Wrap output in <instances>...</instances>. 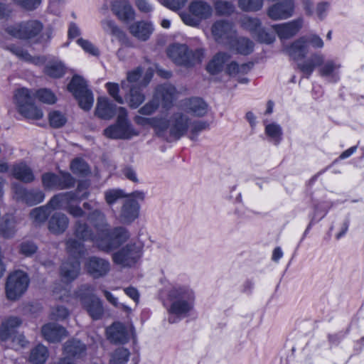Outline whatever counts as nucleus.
<instances>
[{"label": "nucleus", "instance_id": "obj_4", "mask_svg": "<svg viewBox=\"0 0 364 364\" xmlns=\"http://www.w3.org/2000/svg\"><path fill=\"white\" fill-rule=\"evenodd\" d=\"M106 137L112 139H129L138 136L139 132L134 129L127 119V111L124 107L118 108L117 119L115 124L104 130Z\"/></svg>", "mask_w": 364, "mask_h": 364}, {"label": "nucleus", "instance_id": "obj_38", "mask_svg": "<svg viewBox=\"0 0 364 364\" xmlns=\"http://www.w3.org/2000/svg\"><path fill=\"white\" fill-rule=\"evenodd\" d=\"M63 349L66 355L74 358H82L86 355L87 351L86 345L77 339L65 342Z\"/></svg>", "mask_w": 364, "mask_h": 364}, {"label": "nucleus", "instance_id": "obj_27", "mask_svg": "<svg viewBox=\"0 0 364 364\" xmlns=\"http://www.w3.org/2000/svg\"><path fill=\"white\" fill-rule=\"evenodd\" d=\"M303 20L298 18L288 23L276 24L272 27L280 38L288 39L296 35L302 27Z\"/></svg>", "mask_w": 364, "mask_h": 364}, {"label": "nucleus", "instance_id": "obj_33", "mask_svg": "<svg viewBox=\"0 0 364 364\" xmlns=\"http://www.w3.org/2000/svg\"><path fill=\"white\" fill-rule=\"evenodd\" d=\"M118 111L116 105L111 102L106 97H99L97 99L95 114L102 119H112Z\"/></svg>", "mask_w": 364, "mask_h": 364}, {"label": "nucleus", "instance_id": "obj_39", "mask_svg": "<svg viewBox=\"0 0 364 364\" xmlns=\"http://www.w3.org/2000/svg\"><path fill=\"white\" fill-rule=\"evenodd\" d=\"M87 219L92 223L99 234L104 232L109 224L105 213L98 208H95L87 215Z\"/></svg>", "mask_w": 364, "mask_h": 364}, {"label": "nucleus", "instance_id": "obj_25", "mask_svg": "<svg viewBox=\"0 0 364 364\" xmlns=\"http://www.w3.org/2000/svg\"><path fill=\"white\" fill-rule=\"evenodd\" d=\"M182 107L183 109L195 116V117H203L208 112V104L200 97H191L185 100L183 102Z\"/></svg>", "mask_w": 364, "mask_h": 364}, {"label": "nucleus", "instance_id": "obj_57", "mask_svg": "<svg viewBox=\"0 0 364 364\" xmlns=\"http://www.w3.org/2000/svg\"><path fill=\"white\" fill-rule=\"evenodd\" d=\"M159 107V100L157 97L153 96L152 99L147 102L139 110V114L141 115H151L154 114Z\"/></svg>", "mask_w": 364, "mask_h": 364}, {"label": "nucleus", "instance_id": "obj_48", "mask_svg": "<svg viewBox=\"0 0 364 364\" xmlns=\"http://www.w3.org/2000/svg\"><path fill=\"white\" fill-rule=\"evenodd\" d=\"M100 25L103 31L107 34L112 35L117 38H121L124 36L123 31L113 20L109 18L104 19L101 21Z\"/></svg>", "mask_w": 364, "mask_h": 364}, {"label": "nucleus", "instance_id": "obj_28", "mask_svg": "<svg viewBox=\"0 0 364 364\" xmlns=\"http://www.w3.org/2000/svg\"><path fill=\"white\" fill-rule=\"evenodd\" d=\"M111 6L112 11L119 20L129 21L134 18V11L127 0H114Z\"/></svg>", "mask_w": 364, "mask_h": 364}, {"label": "nucleus", "instance_id": "obj_14", "mask_svg": "<svg viewBox=\"0 0 364 364\" xmlns=\"http://www.w3.org/2000/svg\"><path fill=\"white\" fill-rule=\"evenodd\" d=\"M14 198L29 206L42 203L45 199V193L40 189H26L21 185L14 183L12 184Z\"/></svg>", "mask_w": 364, "mask_h": 364}, {"label": "nucleus", "instance_id": "obj_23", "mask_svg": "<svg viewBox=\"0 0 364 364\" xmlns=\"http://www.w3.org/2000/svg\"><path fill=\"white\" fill-rule=\"evenodd\" d=\"M154 31L152 23L146 21H139L129 26V33L141 41H146Z\"/></svg>", "mask_w": 364, "mask_h": 364}, {"label": "nucleus", "instance_id": "obj_30", "mask_svg": "<svg viewBox=\"0 0 364 364\" xmlns=\"http://www.w3.org/2000/svg\"><path fill=\"white\" fill-rule=\"evenodd\" d=\"M154 96L161 100L164 108H169L176 97V89L169 84L161 85L156 88Z\"/></svg>", "mask_w": 364, "mask_h": 364}, {"label": "nucleus", "instance_id": "obj_20", "mask_svg": "<svg viewBox=\"0 0 364 364\" xmlns=\"http://www.w3.org/2000/svg\"><path fill=\"white\" fill-rule=\"evenodd\" d=\"M190 125V118L182 112H176L170 118V135L179 139L187 132Z\"/></svg>", "mask_w": 364, "mask_h": 364}, {"label": "nucleus", "instance_id": "obj_16", "mask_svg": "<svg viewBox=\"0 0 364 364\" xmlns=\"http://www.w3.org/2000/svg\"><path fill=\"white\" fill-rule=\"evenodd\" d=\"M211 32L215 40L222 44L232 46L235 38L233 24L226 20L215 21L212 26Z\"/></svg>", "mask_w": 364, "mask_h": 364}, {"label": "nucleus", "instance_id": "obj_63", "mask_svg": "<svg viewBox=\"0 0 364 364\" xmlns=\"http://www.w3.org/2000/svg\"><path fill=\"white\" fill-rule=\"evenodd\" d=\"M109 94L114 98V100L119 104H124V98L119 95V87L117 83L107 82L106 84Z\"/></svg>", "mask_w": 364, "mask_h": 364}, {"label": "nucleus", "instance_id": "obj_62", "mask_svg": "<svg viewBox=\"0 0 364 364\" xmlns=\"http://www.w3.org/2000/svg\"><path fill=\"white\" fill-rule=\"evenodd\" d=\"M36 245L31 241H25L21 243L19 250L21 254L26 257H31L37 251Z\"/></svg>", "mask_w": 364, "mask_h": 364}, {"label": "nucleus", "instance_id": "obj_51", "mask_svg": "<svg viewBox=\"0 0 364 364\" xmlns=\"http://www.w3.org/2000/svg\"><path fill=\"white\" fill-rule=\"evenodd\" d=\"M34 95L35 98H38L40 102L45 104L53 105L57 101V97L55 94L47 88H42L37 90Z\"/></svg>", "mask_w": 364, "mask_h": 364}, {"label": "nucleus", "instance_id": "obj_54", "mask_svg": "<svg viewBox=\"0 0 364 364\" xmlns=\"http://www.w3.org/2000/svg\"><path fill=\"white\" fill-rule=\"evenodd\" d=\"M262 0H239L238 6L245 11H257L262 9Z\"/></svg>", "mask_w": 364, "mask_h": 364}, {"label": "nucleus", "instance_id": "obj_5", "mask_svg": "<svg viewBox=\"0 0 364 364\" xmlns=\"http://www.w3.org/2000/svg\"><path fill=\"white\" fill-rule=\"evenodd\" d=\"M129 237L130 233L127 228L119 226L109 229L108 227L101 232V238L96 240V245L99 250L108 253L117 249Z\"/></svg>", "mask_w": 364, "mask_h": 364}, {"label": "nucleus", "instance_id": "obj_3", "mask_svg": "<svg viewBox=\"0 0 364 364\" xmlns=\"http://www.w3.org/2000/svg\"><path fill=\"white\" fill-rule=\"evenodd\" d=\"M167 55L176 64L191 67L200 63L204 58V50H189L185 44H173L167 48Z\"/></svg>", "mask_w": 364, "mask_h": 364}, {"label": "nucleus", "instance_id": "obj_17", "mask_svg": "<svg viewBox=\"0 0 364 364\" xmlns=\"http://www.w3.org/2000/svg\"><path fill=\"white\" fill-rule=\"evenodd\" d=\"M106 333L108 340L114 344H124L132 336H134L133 326L127 327L119 322H115L108 327Z\"/></svg>", "mask_w": 364, "mask_h": 364}, {"label": "nucleus", "instance_id": "obj_18", "mask_svg": "<svg viewBox=\"0 0 364 364\" xmlns=\"http://www.w3.org/2000/svg\"><path fill=\"white\" fill-rule=\"evenodd\" d=\"M87 273L94 279H99L106 276L110 271V262L98 257H90L85 264Z\"/></svg>", "mask_w": 364, "mask_h": 364}, {"label": "nucleus", "instance_id": "obj_64", "mask_svg": "<svg viewBox=\"0 0 364 364\" xmlns=\"http://www.w3.org/2000/svg\"><path fill=\"white\" fill-rule=\"evenodd\" d=\"M51 314L54 319L63 321L69 316L70 312L66 307L63 306H57L53 309Z\"/></svg>", "mask_w": 364, "mask_h": 364}, {"label": "nucleus", "instance_id": "obj_24", "mask_svg": "<svg viewBox=\"0 0 364 364\" xmlns=\"http://www.w3.org/2000/svg\"><path fill=\"white\" fill-rule=\"evenodd\" d=\"M69 223L70 220L65 213L55 212L48 221V229L54 235H61L68 229Z\"/></svg>", "mask_w": 364, "mask_h": 364}, {"label": "nucleus", "instance_id": "obj_1", "mask_svg": "<svg viewBox=\"0 0 364 364\" xmlns=\"http://www.w3.org/2000/svg\"><path fill=\"white\" fill-rule=\"evenodd\" d=\"M195 293L187 286L173 287L168 292L171 305L168 309V322L174 323L188 316L195 302Z\"/></svg>", "mask_w": 364, "mask_h": 364}, {"label": "nucleus", "instance_id": "obj_36", "mask_svg": "<svg viewBox=\"0 0 364 364\" xmlns=\"http://www.w3.org/2000/svg\"><path fill=\"white\" fill-rule=\"evenodd\" d=\"M6 49L15 55L20 60L25 62L33 63L34 65H41L44 63V59L42 57L31 56L27 50H24L21 46L12 44L7 46Z\"/></svg>", "mask_w": 364, "mask_h": 364}, {"label": "nucleus", "instance_id": "obj_40", "mask_svg": "<svg viewBox=\"0 0 364 364\" xmlns=\"http://www.w3.org/2000/svg\"><path fill=\"white\" fill-rule=\"evenodd\" d=\"M50 206L47 203L45 205L32 209L29 213V218L35 226H41L44 224L50 215Z\"/></svg>", "mask_w": 364, "mask_h": 364}, {"label": "nucleus", "instance_id": "obj_49", "mask_svg": "<svg viewBox=\"0 0 364 364\" xmlns=\"http://www.w3.org/2000/svg\"><path fill=\"white\" fill-rule=\"evenodd\" d=\"M130 352L127 348H118L112 354L110 364H126L129 358Z\"/></svg>", "mask_w": 364, "mask_h": 364}, {"label": "nucleus", "instance_id": "obj_7", "mask_svg": "<svg viewBox=\"0 0 364 364\" xmlns=\"http://www.w3.org/2000/svg\"><path fill=\"white\" fill-rule=\"evenodd\" d=\"M145 199V193L142 191H135L129 193V197L125 199L120 208L119 220L122 224L130 225L139 216V202Z\"/></svg>", "mask_w": 364, "mask_h": 364}, {"label": "nucleus", "instance_id": "obj_44", "mask_svg": "<svg viewBox=\"0 0 364 364\" xmlns=\"http://www.w3.org/2000/svg\"><path fill=\"white\" fill-rule=\"evenodd\" d=\"M230 55L225 53H218L207 65V70L210 74H217L220 72L224 64L229 60Z\"/></svg>", "mask_w": 364, "mask_h": 364}, {"label": "nucleus", "instance_id": "obj_61", "mask_svg": "<svg viewBox=\"0 0 364 364\" xmlns=\"http://www.w3.org/2000/svg\"><path fill=\"white\" fill-rule=\"evenodd\" d=\"M250 69L247 64L238 65L236 62H231L228 65L226 72L230 75H236L238 73H245Z\"/></svg>", "mask_w": 364, "mask_h": 364}, {"label": "nucleus", "instance_id": "obj_13", "mask_svg": "<svg viewBox=\"0 0 364 364\" xmlns=\"http://www.w3.org/2000/svg\"><path fill=\"white\" fill-rule=\"evenodd\" d=\"M42 184L45 189L64 190L74 187L75 179L68 172H60V175L46 173L42 175Z\"/></svg>", "mask_w": 364, "mask_h": 364}, {"label": "nucleus", "instance_id": "obj_47", "mask_svg": "<svg viewBox=\"0 0 364 364\" xmlns=\"http://www.w3.org/2000/svg\"><path fill=\"white\" fill-rule=\"evenodd\" d=\"M104 197L106 203L111 206L120 199H127L129 197V194L120 188H109L104 192Z\"/></svg>", "mask_w": 364, "mask_h": 364}, {"label": "nucleus", "instance_id": "obj_60", "mask_svg": "<svg viewBox=\"0 0 364 364\" xmlns=\"http://www.w3.org/2000/svg\"><path fill=\"white\" fill-rule=\"evenodd\" d=\"M209 124L205 121H195L191 124L190 139L193 141L197 139L198 134L208 128Z\"/></svg>", "mask_w": 364, "mask_h": 364}, {"label": "nucleus", "instance_id": "obj_56", "mask_svg": "<svg viewBox=\"0 0 364 364\" xmlns=\"http://www.w3.org/2000/svg\"><path fill=\"white\" fill-rule=\"evenodd\" d=\"M143 69L137 67L127 73V80L122 81L121 85L123 90L129 87V83L137 82L141 77Z\"/></svg>", "mask_w": 364, "mask_h": 364}, {"label": "nucleus", "instance_id": "obj_26", "mask_svg": "<svg viewBox=\"0 0 364 364\" xmlns=\"http://www.w3.org/2000/svg\"><path fill=\"white\" fill-rule=\"evenodd\" d=\"M73 234L76 238L82 242L91 241L96 244V240L101 238V234L97 232L95 235L88 224L81 220H77L74 225Z\"/></svg>", "mask_w": 364, "mask_h": 364}, {"label": "nucleus", "instance_id": "obj_53", "mask_svg": "<svg viewBox=\"0 0 364 364\" xmlns=\"http://www.w3.org/2000/svg\"><path fill=\"white\" fill-rule=\"evenodd\" d=\"M16 232L15 221L13 218H4L0 224V233L6 238H10Z\"/></svg>", "mask_w": 364, "mask_h": 364}, {"label": "nucleus", "instance_id": "obj_6", "mask_svg": "<svg viewBox=\"0 0 364 364\" xmlns=\"http://www.w3.org/2000/svg\"><path fill=\"white\" fill-rule=\"evenodd\" d=\"M94 291L92 285L86 284L79 287L75 295L91 318L98 320L102 316L104 309L101 300L93 294Z\"/></svg>", "mask_w": 364, "mask_h": 364}, {"label": "nucleus", "instance_id": "obj_22", "mask_svg": "<svg viewBox=\"0 0 364 364\" xmlns=\"http://www.w3.org/2000/svg\"><path fill=\"white\" fill-rule=\"evenodd\" d=\"M81 199L76 191H70L55 194L50 199L48 203L52 210L63 209L66 210L68 206L70 205L73 202L80 200Z\"/></svg>", "mask_w": 364, "mask_h": 364}, {"label": "nucleus", "instance_id": "obj_46", "mask_svg": "<svg viewBox=\"0 0 364 364\" xmlns=\"http://www.w3.org/2000/svg\"><path fill=\"white\" fill-rule=\"evenodd\" d=\"M48 355L47 348L39 344L31 350L29 359L33 364H44Z\"/></svg>", "mask_w": 364, "mask_h": 364}, {"label": "nucleus", "instance_id": "obj_50", "mask_svg": "<svg viewBox=\"0 0 364 364\" xmlns=\"http://www.w3.org/2000/svg\"><path fill=\"white\" fill-rule=\"evenodd\" d=\"M232 45L235 46L237 51L242 55H248L252 52L254 44L253 43L245 38H240L234 40Z\"/></svg>", "mask_w": 364, "mask_h": 364}, {"label": "nucleus", "instance_id": "obj_15", "mask_svg": "<svg viewBox=\"0 0 364 364\" xmlns=\"http://www.w3.org/2000/svg\"><path fill=\"white\" fill-rule=\"evenodd\" d=\"M153 77V72L147 70L139 85H132L129 92L125 95L124 100L130 108H138L145 100L146 97L141 90V87H146Z\"/></svg>", "mask_w": 364, "mask_h": 364}, {"label": "nucleus", "instance_id": "obj_55", "mask_svg": "<svg viewBox=\"0 0 364 364\" xmlns=\"http://www.w3.org/2000/svg\"><path fill=\"white\" fill-rule=\"evenodd\" d=\"M215 9L218 15L228 16L234 12L235 6L230 1L218 0L215 3Z\"/></svg>", "mask_w": 364, "mask_h": 364}, {"label": "nucleus", "instance_id": "obj_58", "mask_svg": "<svg viewBox=\"0 0 364 364\" xmlns=\"http://www.w3.org/2000/svg\"><path fill=\"white\" fill-rule=\"evenodd\" d=\"M70 169L75 174L85 175L89 171L87 164L80 159H75L72 161Z\"/></svg>", "mask_w": 364, "mask_h": 364}, {"label": "nucleus", "instance_id": "obj_12", "mask_svg": "<svg viewBox=\"0 0 364 364\" xmlns=\"http://www.w3.org/2000/svg\"><path fill=\"white\" fill-rule=\"evenodd\" d=\"M29 284L28 275L18 270L10 274L6 283V297L9 300H16L26 291Z\"/></svg>", "mask_w": 364, "mask_h": 364}, {"label": "nucleus", "instance_id": "obj_52", "mask_svg": "<svg viewBox=\"0 0 364 364\" xmlns=\"http://www.w3.org/2000/svg\"><path fill=\"white\" fill-rule=\"evenodd\" d=\"M48 119L50 125L55 129L62 127L67 122V118L65 114L57 110L49 113Z\"/></svg>", "mask_w": 364, "mask_h": 364}, {"label": "nucleus", "instance_id": "obj_31", "mask_svg": "<svg viewBox=\"0 0 364 364\" xmlns=\"http://www.w3.org/2000/svg\"><path fill=\"white\" fill-rule=\"evenodd\" d=\"M284 52L293 60L304 58L309 53V46L306 37H301L284 48Z\"/></svg>", "mask_w": 364, "mask_h": 364}, {"label": "nucleus", "instance_id": "obj_10", "mask_svg": "<svg viewBox=\"0 0 364 364\" xmlns=\"http://www.w3.org/2000/svg\"><path fill=\"white\" fill-rule=\"evenodd\" d=\"M68 89L76 98L81 109L88 111L92 108L94 97L82 77L74 75L68 85Z\"/></svg>", "mask_w": 364, "mask_h": 364}, {"label": "nucleus", "instance_id": "obj_37", "mask_svg": "<svg viewBox=\"0 0 364 364\" xmlns=\"http://www.w3.org/2000/svg\"><path fill=\"white\" fill-rule=\"evenodd\" d=\"M21 320L16 316H11L2 323L0 328V338L2 341L10 339L16 333V328L21 324Z\"/></svg>", "mask_w": 364, "mask_h": 364}, {"label": "nucleus", "instance_id": "obj_29", "mask_svg": "<svg viewBox=\"0 0 364 364\" xmlns=\"http://www.w3.org/2000/svg\"><path fill=\"white\" fill-rule=\"evenodd\" d=\"M41 333L43 338L50 343L59 342L67 336L66 329L55 323L44 325L41 328Z\"/></svg>", "mask_w": 364, "mask_h": 364}, {"label": "nucleus", "instance_id": "obj_42", "mask_svg": "<svg viewBox=\"0 0 364 364\" xmlns=\"http://www.w3.org/2000/svg\"><path fill=\"white\" fill-rule=\"evenodd\" d=\"M65 66L64 63L58 60L49 61L44 68V73L53 78L62 77L65 73Z\"/></svg>", "mask_w": 364, "mask_h": 364}, {"label": "nucleus", "instance_id": "obj_32", "mask_svg": "<svg viewBox=\"0 0 364 364\" xmlns=\"http://www.w3.org/2000/svg\"><path fill=\"white\" fill-rule=\"evenodd\" d=\"M80 264L77 259H68L64 262L60 267V276L67 283L74 281L80 274Z\"/></svg>", "mask_w": 364, "mask_h": 364}, {"label": "nucleus", "instance_id": "obj_45", "mask_svg": "<svg viewBox=\"0 0 364 364\" xmlns=\"http://www.w3.org/2000/svg\"><path fill=\"white\" fill-rule=\"evenodd\" d=\"M265 134L268 136L269 140L274 144L278 145L282 139V129L281 126L277 123H270L265 125Z\"/></svg>", "mask_w": 364, "mask_h": 364}, {"label": "nucleus", "instance_id": "obj_8", "mask_svg": "<svg viewBox=\"0 0 364 364\" xmlns=\"http://www.w3.org/2000/svg\"><path fill=\"white\" fill-rule=\"evenodd\" d=\"M143 255V245L140 242H130L112 254V261L122 267H132Z\"/></svg>", "mask_w": 364, "mask_h": 364}, {"label": "nucleus", "instance_id": "obj_9", "mask_svg": "<svg viewBox=\"0 0 364 364\" xmlns=\"http://www.w3.org/2000/svg\"><path fill=\"white\" fill-rule=\"evenodd\" d=\"M188 11L181 15L182 21L188 26H198L203 20L212 16L213 8L206 1L195 0L191 2Z\"/></svg>", "mask_w": 364, "mask_h": 364}, {"label": "nucleus", "instance_id": "obj_43", "mask_svg": "<svg viewBox=\"0 0 364 364\" xmlns=\"http://www.w3.org/2000/svg\"><path fill=\"white\" fill-rule=\"evenodd\" d=\"M66 250L73 259H77L85 255V247L82 241L70 238L66 241Z\"/></svg>", "mask_w": 364, "mask_h": 364}, {"label": "nucleus", "instance_id": "obj_35", "mask_svg": "<svg viewBox=\"0 0 364 364\" xmlns=\"http://www.w3.org/2000/svg\"><path fill=\"white\" fill-rule=\"evenodd\" d=\"M11 173L16 179L26 183H30L35 180L33 170L24 162L14 164Z\"/></svg>", "mask_w": 364, "mask_h": 364}, {"label": "nucleus", "instance_id": "obj_11", "mask_svg": "<svg viewBox=\"0 0 364 364\" xmlns=\"http://www.w3.org/2000/svg\"><path fill=\"white\" fill-rule=\"evenodd\" d=\"M42 28L39 21H28L9 25L5 28V32L15 38L28 40L38 36Z\"/></svg>", "mask_w": 364, "mask_h": 364}, {"label": "nucleus", "instance_id": "obj_2", "mask_svg": "<svg viewBox=\"0 0 364 364\" xmlns=\"http://www.w3.org/2000/svg\"><path fill=\"white\" fill-rule=\"evenodd\" d=\"M34 100V93L28 88L22 87L14 92V102L18 113L28 119L38 120L43 118V112Z\"/></svg>", "mask_w": 364, "mask_h": 364}, {"label": "nucleus", "instance_id": "obj_34", "mask_svg": "<svg viewBox=\"0 0 364 364\" xmlns=\"http://www.w3.org/2000/svg\"><path fill=\"white\" fill-rule=\"evenodd\" d=\"M325 57L320 53H314L311 54L310 58L302 63L297 65L298 68L309 78L313 73L314 69L317 67L320 68L324 63Z\"/></svg>", "mask_w": 364, "mask_h": 364}, {"label": "nucleus", "instance_id": "obj_21", "mask_svg": "<svg viewBox=\"0 0 364 364\" xmlns=\"http://www.w3.org/2000/svg\"><path fill=\"white\" fill-rule=\"evenodd\" d=\"M294 11V1L284 0L270 6L267 10V15L272 20H282L291 17Z\"/></svg>", "mask_w": 364, "mask_h": 364}, {"label": "nucleus", "instance_id": "obj_59", "mask_svg": "<svg viewBox=\"0 0 364 364\" xmlns=\"http://www.w3.org/2000/svg\"><path fill=\"white\" fill-rule=\"evenodd\" d=\"M154 120L155 121L152 124V127L159 136H161L168 128L170 129V120L164 117H154Z\"/></svg>", "mask_w": 364, "mask_h": 364}, {"label": "nucleus", "instance_id": "obj_41", "mask_svg": "<svg viewBox=\"0 0 364 364\" xmlns=\"http://www.w3.org/2000/svg\"><path fill=\"white\" fill-rule=\"evenodd\" d=\"M341 64L333 60L324 61L322 66L318 68V73L323 77H331L334 82L338 80V70Z\"/></svg>", "mask_w": 364, "mask_h": 364}, {"label": "nucleus", "instance_id": "obj_19", "mask_svg": "<svg viewBox=\"0 0 364 364\" xmlns=\"http://www.w3.org/2000/svg\"><path fill=\"white\" fill-rule=\"evenodd\" d=\"M241 22L243 28L255 35L259 41L268 44L274 41V37L267 33L262 28L261 22L259 18L245 16L242 18Z\"/></svg>", "mask_w": 364, "mask_h": 364}]
</instances>
